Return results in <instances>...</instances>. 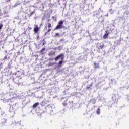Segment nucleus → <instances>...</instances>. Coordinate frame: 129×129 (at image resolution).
<instances>
[{
	"label": "nucleus",
	"instance_id": "6e6552de",
	"mask_svg": "<svg viewBox=\"0 0 129 129\" xmlns=\"http://www.w3.org/2000/svg\"><path fill=\"white\" fill-rule=\"evenodd\" d=\"M39 105V103L36 102L35 103H34L32 106V107L33 108H36V107H37V106H38Z\"/></svg>",
	"mask_w": 129,
	"mask_h": 129
},
{
	"label": "nucleus",
	"instance_id": "f257e3e1",
	"mask_svg": "<svg viewBox=\"0 0 129 129\" xmlns=\"http://www.w3.org/2000/svg\"><path fill=\"white\" fill-rule=\"evenodd\" d=\"M63 24H64V22H63V21H60L58 22V24L54 28V30H59L60 29H63Z\"/></svg>",
	"mask_w": 129,
	"mask_h": 129
},
{
	"label": "nucleus",
	"instance_id": "ddd939ff",
	"mask_svg": "<svg viewBox=\"0 0 129 129\" xmlns=\"http://www.w3.org/2000/svg\"><path fill=\"white\" fill-rule=\"evenodd\" d=\"M63 106H66V105H67V100L63 102Z\"/></svg>",
	"mask_w": 129,
	"mask_h": 129
},
{
	"label": "nucleus",
	"instance_id": "20e7f679",
	"mask_svg": "<svg viewBox=\"0 0 129 129\" xmlns=\"http://www.w3.org/2000/svg\"><path fill=\"white\" fill-rule=\"evenodd\" d=\"M33 31L35 34H38V33H39V31H40V28H39V26H38V25H35Z\"/></svg>",
	"mask_w": 129,
	"mask_h": 129
},
{
	"label": "nucleus",
	"instance_id": "4468645a",
	"mask_svg": "<svg viewBox=\"0 0 129 129\" xmlns=\"http://www.w3.org/2000/svg\"><path fill=\"white\" fill-rule=\"evenodd\" d=\"M92 85H93V84L91 83V84L89 85V86H88V87H86V89H89V88H90V87H91V86H92Z\"/></svg>",
	"mask_w": 129,
	"mask_h": 129
},
{
	"label": "nucleus",
	"instance_id": "2eb2a0df",
	"mask_svg": "<svg viewBox=\"0 0 129 129\" xmlns=\"http://www.w3.org/2000/svg\"><path fill=\"white\" fill-rule=\"evenodd\" d=\"M59 36H60V33H55V37H60Z\"/></svg>",
	"mask_w": 129,
	"mask_h": 129
},
{
	"label": "nucleus",
	"instance_id": "5701e85b",
	"mask_svg": "<svg viewBox=\"0 0 129 129\" xmlns=\"http://www.w3.org/2000/svg\"><path fill=\"white\" fill-rule=\"evenodd\" d=\"M63 41H64V40L63 39H60V42H63Z\"/></svg>",
	"mask_w": 129,
	"mask_h": 129
},
{
	"label": "nucleus",
	"instance_id": "a211bd4d",
	"mask_svg": "<svg viewBox=\"0 0 129 129\" xmlns=\"http://www.w3.org/2000/svg\"><path fill=\"white\" fill-rule=\"evenodd\" d=\"M3 28V24H0V30H2Z\"/></svg>",
	"mask_w": 129,
	"mask_h": 129
},
{
	"label": "nucleus",
	"instance_id": "39448f33",
	"mask_svg": "<svg viewBox=\"0 0 129 129\" xmlns=\"http://www.w3.org/2000/svg\"><path fill=\"white\" fill-rule=\"evenodd\" d=\"M56 55V51H51L48 53V56L52 57V56H55Z\"/></svg>",
	"mask_w": 129,
	"mask_h": 129
},
{
	"label": "nucleus",
	"instance_id": "f03ea898",
	"mask_svg": "<svg viewBox=\"0 0 129 129\" xmlns=\"http://www.w3.org/2000/svg\"><path fill=\"white\" fill-rule=\"evenodd\" d=\"M103 48H104V43L102 42L97 43V48L98 49V51H100V50H102Z\"/></svg>",
	"mask_w": 129,
	"mask_h": 129
},
{
	"label": "nucleus",
	"instance_id": "423d86ee",
	"mask_svg": "<svg viewBox=\"0 0 129 129\" xmlns=\"http://www.w3.org/2000/svg\"><path fill=\"white\" fill-rule=\"evenodd\" d=\"M94 68H95V69H98L100 68V66H99V63L94 62Z\"/></svg>",
	"mask_w": 129,
	"mask_h": 129
},
{
	"label": "nucleus",
	"instance_id": "1a4fd4ad",
	"mask_svg": "<svg viewBox=\"0 0 129 129\" xmlns=\"http://www.w3.org/2000/svg\"><path fill=\"white\" fill-rule=\"evenodd\" d=\"M51 27H52V24L51 23H48L47 24V28L48 29H50V28H51Z\"/></svg>",
	"mask_w": 129,
	"mask_h": 129
},
{
	"label": "nucleus",
	"instance_id": "aec40b11",
	"mask_svg": "<svg viewBox=\"0 0 129 129\" xmlns=\"http://www.w3.org/2000/svg\"><path fill=\"white\" fill-rule=\"evenodd\" d=\"M40 54H41V55H44V52H43V51L40 52Z\"/></svg>",
	"mask_w": 129,
	"mask_h": 129
},
{
	"label": "nucleus",
	"instance_id": "393cba45",
	"mask_svg": "<svg viewBox=\"0 0 129 129\" xmlns=\"http://www.w3.org/2000/svg\"><path fill=\"white\" fill-rule=\"evenodd\" d=\"M49 66H51V65H53V64L52 63H51V64L49 63Z\"/></svg>",
	"mask_w": 129,
	"mask_h": 129
},
{
	"label": "nucleus",
	"instance_id": "9b49d317",
	"mask_svg": "<svg viewBox=\"0 0 129 129\" xmlns=\"http://www.w3.org/2000/svg\"><path fill=\"white\" fill-rule=\"evenodd\" d=\"M33 14H35V11H33L32 12H31L30 13V14H28V17H32V16H33Z\"/></svg>",
	"mask_w": 129,
	"mask_h": 129
},
{
	"label": "nucleus",
	"instance_id": "f8f14e48",
	"mask_svg": "<svg viewBox=\"0 0 129 129\" xmlns=\"http://www.w3.org/2000/svg\"><path fill=\"white\" fill-rule=\"evenodd\" d=\"M97 114H100V109L98 108L97 111H96Z\"/></svg>",
	"mask_w": 129,
	"mask_h": 129
},
{
	"label": "nucleus",
	"instance_id": "cd10ccee",
	"mask_svg": "<svg viewBox=\"0 0 129 129\" xmlns=\"http://www.w3.org/2000/svg\"><path fill=\"white\" fill-rule=\"evenodd\" d=\"M111 4H113V2H111Z\"/></svg>",
	"mask_w": 129,
	"mask_h": 129
},
{
	"label": "nucleus",
	"instance_id": "7ed1b4c3",
	"mask_svg": "<svg viewBox=\"0 0 129 129\" xmlns=\"http://www.w3.org/2000/svg\"><path fill=\"white\" fill-rule=\"evenodd\" d=\"M61 58V60H64V54L63 53H61L59 55L57 56L55 58L54 60L55 61H57L59 60V59Z\"/></svg>",
	"mask_w": 129,
	"mask_h": 129
},
{
	"label": "nucleus",
	"instance_id": "f3484780",
	"mask_svg": "<svg viewBox=\"0 0 129 129\" xmlns=\"http://www.w3.org/2000/svg\"><path fill=\"white\" fill-rule=\"evenodd\" d=\"M16 80H18V79H17V78H16V79H15L14 80V82H16V83H19V82H16Z\"/></svg>",
	"mask_w": 129,
	"mask_h": 129
},
{
	"label": "nucleus",
	"instance_id": "412c9836",
	"mask_svg": "<svg viewBox=\"0 0 129 129\" xmlns=\"http://www.w3.org/2000/svg\"><path fill=\"white\" fill-rule=\"evenodd\" d=\"M70 102V103L71 104H73V102L71 101V102Z\"/></svg>",
	"mask_w": 129,
	"mask_h": 129
},
{
	"label": "nucleus",
	"instance_id": "dca6fc26",
	"mask_svg": "<svg viewBox=\"0 0 129 129\" xmlns=\"http://www.w3.org/2000/svg\"><path fill=\"white\" fill-rule=\"evenodd\" d=\"M45 50H46V48H42V49L40 50V52H43L44 51H45Z\"/></svg>",
	"mask_w": 129,
	"mask_h": 129
},
{
	"label": "nucleus",
	"instance_id": "6ab92c4d",
	"mask_svg": "<svg viewBox=\"0 0 129 129\" xmlns=\"http://www.w3.org/2000/svg\"><path fill=\"white\" fill-rule=\"evenodd\" d=\"M51 29H49L48 30H47V33H49L50 32H51Z\"/></svg>",
	"mask_w": 129,
	"mask_h": 129
},
{
	"label": "nucleus",
	"instance_id": "4be33fe9",
	"mask_svg": "<svg viewBox=\"0 0 129 129\" xmlns=\"http://www.w3.org/2000/svg\"><path fill=\"white\" fill-rule=\"evenodd\" d=\"M6 3H8V2H11V0H6Z\"/></svg>",
	"mask_w": 129,
	"mask_h": 129
},
{
	"label": "nucleus",
	"instance_id": "0eeeda50",
	"mask_svg": "<svg viewBox=\"0 0 129 129\" xmlns=\"http://www.w3.org/2000/svg\"><path fill=\"white\" fill-rule=\"evenodd\" d=\"M109 35V33H108V31H106L105 34L103 36V39H106L107 37H108Z\"/></svg>",
	"mask_w": 129,
	"mask_h": 129
},
{
	"label": "nucleus",
	"instance_id": "9d476101",
	"mask_svg": "<svg viewBox=\"0 0 129 129\" xmlns=\"http://www.w3.org/2000/svg\"><path fill=\"white\" fill-rule=\"evenodd\" d=\"M63 63V60L61 59V61L58 62V66H62V64Z\"/></svg>",
	"mask_w": 129,
	"mask_h": 129
},
{
	"label": "nucleus",
	"instance_id": "a878e982",
	"mask_svg": "<svg viewBox=\"0 0 129 129\" xmlns=\"http://www.w3.org/2000/svg\"><path fill=\"white\" fill-rule=\"evenodd\" d=\"M44 45H45V43L44 42L42 44V46H44Z\"/></svg>",
	"mask_w": 129,
	"mask_h": 129
},
{
	"label": "nucleus",
	"instance_id": "bb28decb",
	"mask_svg": "<svg viewBox=\"0 0 129 129\" xmlns=\"http://www.w3.org/2000/svg\"><path fill=\"white\" fill-rule=\"evenodd\" d=\"M111 0H109V2H111Z\"/></svg>",
	"mask_w": 129,
	"mask_h": 129
},
{
	"label": "nucleus",
	"instance_id": "b1692460",
	"mask_svg": "<svg viewBox=\"0 0 129 129\" xmlns=\"http://www.w3.org/2000/svg\"><path fill=\"white\" fill-rule=\"evenodd\" d=\"M52 19H55V17H54V16H52Z\"/></svg>",
	"mask_w": 129,
	"mask_h": 129
}]
</instances>
